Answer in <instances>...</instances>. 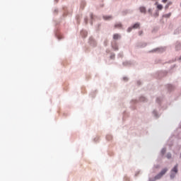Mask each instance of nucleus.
<instances>
[{"label":"nucleus","mask_w":181,"mask_h":181,"mask_svg":"<svg viewBox=\"0 0 181 181\" xmlns=\"http://www.w3.org/2000/svg\"><path fill=\"white\" fill-rule=\"evenodd\" d=\"M177 172H179V169L177 168V165H175L170 171V179H175L176 177V175H177Z\"/></svg>","instance_id":"obj_1"},{"label":"nucleus","mask_w":181,"mask_h":181,"mask_svg":"<svg viewBox=\"0 0 181 181\" xmlns=\"http://www.w3.org/2000/svg\"><path fill=\"white\" fill-rule=\"evenodd\" d=\"M166 172H168V168L163 169L161 172L154 177L155 180L161 179L163 177V175L166 174Z\"/></svg>","instance_id":"obj_2"},{"label":"nucleus","mask_w":181,"mask_h":181,"mask_svg":"<svg viewBox=\"0 0 181 181\" xmlns=\"http://www.w3.org/2000/svg\"><path fill=\"white\" fill-rule=\"evenodd\" d=\"M114 40H119L121 39V35L119 34H114L113 35Z\"/></svg>","instance_id":"obj_3"},{"label":"nucleus","mask_w":181,"mask_h":181,"mask_svg":"<svg viewBox=\"0 0 181 181\" xmlns=\"http://www.w3.org/2000/svg\"><path fill=\"white\" fill-rule=\"evenodd\" d=\"M104 21H111L112 19V16H103Z\"/></svg>","instance_id":"obj_4"},{"label":"nucleus","mask_w":181,"mask_h":181,"mask_svg":"<svg viewBox=\"0 0 181 181\" xmlns=\"http://www.w3.org/2000/svg\"><path fill=\"white\" fill-rule=\"evenodd\" d=\"M139 26H141V24L139 23H136L132 25L133 29H139Z\"/></svg>","instance_id":"obj_5"},{"label":"nucleus","mask_w":181,"mask_h":181,"mask_svg":"<svg viewBox=\"0 0 181 181\" xmlns=\"http://www.w3.org/2000/svg\"><path fill=\"white\" fill-rule=\"evenodd\" d=\"M172 1H168L167 4L165 6V9H168L170 6H172Z\"/></svg>","instance_id":"obj_6"},{"label":"nucleus","mask_w":181,"mask_h":181,"mask_svg":"<svg viewBox=\"0 0 181 181\" xmlns=\"http://www.w3.org/2000/svg\"><path fill=\"white\" fill-rule=\"evenodd\" d=\"M157 5V9H158V11H162L163 9V6L162 4H158V3H156Z\"/></svg>","instance_id":"obj_7"},{"label":"nucleus","mask_w":181,"mask_h":181,"mask_svg":"<svg viewBox=\"0 0 181 181\" xmlns=\"http://www.w3.org/2000/svg\"><path fill=\"white\" fill-rule=\"evenodd\" d=\"M139 11H140V12H141V13H146V8L145 7H140Z\"/></svg>","instance_id":"obj_8"},{"label":"nucleus","mask_w":181,"mask_h":181,"mask_svg":"<svg viewBox=\"0 0 181 181\" xmlns=\"http://www.w3.org/2000/svg\"><path fill=\"white\" fill-rule=\"evenodd\" d=\"M170 16H172V13H168L163 16L164 18H170Z\"/></svg>","instance_id":"obj_9"},{"label":"nucleus","mask_w":181,"mask_h":181,"mask_svg":"<svg viewBox=\"0 0 181 181\" xmlns=\"http://www.w3.org/2000/svg\"><path fill=\"white\" fill-rule=\"evenodd\" d=\"M112 48L114 49V50H118V45L117 44H113Z\"/></svg>","instance_id":"obj_10"},{"label":"nucleus","mask_w":181,"mask_h":181,"mask_svg":"<svg viewBox=\"0 0 181 181\" xmlns=\"http://www.w3.org/2000/svg\"><path fill=\"white\" fill-rule=\"evenodd\" d=\"M115 28H122V23H117V24H115Z\"/></svg>","instance_id":"obj_11"},{"label":"nucleus","mask_w":181,"mask_h":181,"mask_svg":"<svg viewBox=\"0 0 181 181\" xmlns=\"http://www.w3.org/2000/svg\"><path fill=\"white\" fill-rule=\"evenodd\" d=\"M132 29H134V28H132V27H129V29H127L128 33H131L132 30Z\"/></svg>","instance_id":"obj_12"},{"label":"nucleus","mask_w":181,"mask_h":181,"mask_svg":"<svg viewBox=\"0 0 181 181\" xmlns=\"http://www.w3.org/2000/svg\"><path fill=\"white\" fill-rule=\"evenodd\" d=\"M166 158H168V159H170V158H172V154L168 153Z\"/></svg>","instance_id":"obj_13"},{"label":"nucleus","mask_w":181,"mask_h":181,"mask_svg":"<svg viewBox=\"0 0 181 181\" xmlns=\"http://www.w3.org/2000/svg\"><path fill=\"white\" fill-rule=\"evenodd\" d=\"M165 152H166V148H163V149L161 150V153H162V155H164V154H165Z\"/></svg>","instance_id":"obj_14"},{"label":"nucleus","mask_w":181,"mask_h":181,"mask_svg":"<svg viewBox=\"0 0 181 181\" xmlns=\"http://www.w3.org/2000/svg\"><path fill=\"white\" fill-rule=\"evenodd\" d=\"M81 33L82 36H86V35H87V33H86V31H82Z\"/></svg>","instance_id":"obj_15"},{"label":"nucleus","mask_w":181,"mask_h":181,"mask_svg":"<svg viewBox=\"0 0 181 181\" xmlns=\"http://www.w3.org/2000/svg\"><path fill=\"white\" fill-rule=\"evenodd\" d=\"M152 8H148V12L150 13V15H152Z\"/></svg>","instance_id":"obj_16"},{"label":"nucleus","mask_w":181,"mask_h":181,"mask_svg":"<svg viewBox=\"0 0 181 181\" xmlns=\"http://www.w3.org/2000/svg\"><path fill=\"white\" fill-rule=\"evenodd\" d=\"M123 80H124V81H128V78L127 77H124Z\"/></svg>","instance_id":"obj_17"},{"label":"nucleus","mask_w":181,"mask_h":181,"mask_svg":"<svg viewBox=\"0 0 181 181\" xmlns=\"http://www.w3.org/2000/svg\"><path fill=\"white\" fill-rule=\"evenodd\" d=\"M161 2H162L163 4H166V2H168V0H162Z\"/></svg>","instance_id":"obj_18"},{"label":"nucleus","mask_w":181,"mask_h":181,"mask_svg":"<svg viewBox=\"0 0 181 181\" xmlns=\"http://www.w3.org/2000/svg\"><path fill=\"white\" fill-rule=\"evenodd\" d=\"M114 57H115V54H112V55L110 56V59H114Z\"/></svg>","instance_id":"obj_19"},{"label":"nucleus","mask_w":181,"mask_h":181,"mask_svg":"<svg viewBox=\"0 0 181 181\" xmlns=\"http://www.w3.org/2000/svg\"><path fill=\"white\" fill-rule=\"evenodd\" d=\"M154 16H159V13H156Z\"/></svg>","instance_id":"obj_20"},{"label":"nucleus","mask_w":181,"mask_h":181,"mask_svg":"<svg viewBox=\"0 0 181 181\" xmlns=\"http://www.w3.org/2000/svg\"><path fill=\"white\" fill-rule=\"evenodd\" d=\"M85 22L86 23H87V18H85Z\"/></svg>","instance_id":"obj_21"},{"label":"nucleus","mask_w":181,"mask_h":181,"mask_svg":"<svg viewBox=\"0 0 181 181\" xmlns=\"http://www.w3.org/2000/svg\"><path fill=\"white\" fill-rule=\"evenodd\" d=\"M154 115H156V112H153Z\"/></svg>","instance_id":"obj_22"},{"label":"nucleus","mask_w":181,"mask_h":181,"mask_svg":"<svg viewBox=\"0 0 181 181\" xmlns=\"http://www.w3.org/2000/svg\"><path fill=\"white\" fill-rule=\"evenodd\" d=\"M90 19H93V15L90 16Z\"/></svg>","instance_id":"obj_23"},{"label":"nucleus","mask_w":181,"mask_h":181,"mask_svg":"<svg viewBox=\"0 0 181 181\" xmlns=\"http://www.w3.org/2000/svg\"><path fill=\"white\" fill-rule=\"evenodd\" d=\"M145 46H146V44H144V46H142L143 47H145Z\"/></svg>","instance_id":"obj_24"},{"label":"nucleus","mask_w":181,"mask_h":181,"mask_svg":"<svg viewBox=\"0 0 181 181\" xmlns=\"http://www.w3.org/2000/svg\"><path fill=\"white\" fill-rule=\"evenodd\" d=\"M90 45H93L92 42H90Z\"/></svg>","instance_id":"obj_25"},{"label":"nucleus","mask_w":181,"mask_h":181,"mask_svg":"<svg viewBox=\"0 0 181 181\" xmlns=\"http://www.w3.org/2000/svg\"><path fill=\"white\" fill-rule=\"evenodd\" d=\"M180 60H181V57L180 58Z\"/></svg>","instance_id":"obj_26"}]
</instances>
